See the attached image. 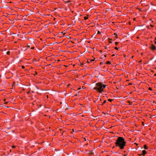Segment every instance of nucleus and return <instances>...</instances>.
I'll list each match as a JSON object with an SVG mask.
<instances>
[{"mask_svg": "<svg viewBox=\"0 0 156 156\" xmlns=\"http://www.w3.org/2000/svg\"><path fill=\"white\" fill-rule=\"evenodd\" d=\"M126 143L123 137H118L115 143V144L117 147H119L121 149H122L124 148Z\"/></svg>", "mask_w": 156, "mask_h": 156, "instance_id": "obj_1", "label": "nucleus"}, {"mask_svg": "<svg viewBox=\"0 0 156 156\" xmlns=\"http://www.w3.org/2000/svg\"><path fill=\"white\" fill-rule=\"evenodd\" d=\"M106 85L102 82H98L96 83V86L94 89L97 92L101 93L104 91V89L105 88Z\"/></svg>", "mask_w": 156, "mask_h": 156, "instance_id": "obj_2", "label": "nucleus"}, {"mask_svg": "<svg viewBox=\"0 0 156 156\" xmlns=\"http://www.w3.org/2000/svg\"><path fill=\"white\" fill-rule=\"evenodd\" d=\"M150 49L151 50H154L156 49V47L153 44H152L150 48Z\"/></svg>", "mask_w": 156, "mask_h": 156, "instance_id": "obj_3", "label": "nucleus"}, {"mask_svg": "<svg viewBox=\"0 0 156 156\" xmlns=\"http://www.w3.org/2000/svg\"><path fill=\"white\" fill-rule=\"evenodd\" d=\"M147 153V151L145 150H144L142 151V154H143V156H144V155L145 154H146Z\"/></svg>", "mask_w": 156, "mask_h": 156, "instance_id": "obj_4", "label": "nucleus"}, {"mask_svg": "<svg viewBox=\"0 0 156 156\" xmlns=\"http://www.w3.org/2000/svg\"><path fill=\"white\" fill-rule=\"evenodd\" d=\"M144 149H148V147L147 146V145L146 144H145L144 146Z\"/></svg>", "mask_w": 156, "mask_h": 156, "instance_id": "obj_5", "label": "nucleus"}, {"mask_svg": "<svg viewBox=\"0 0 156 156\" xmlns=\"http://www.w3.org/2000/svg\"><path fill=\"white\" fill-rule=\"evenodd\" d=\"M114 35L115 36V37L116 38H118V37L117 34L116 33H115Z\"/></svg>", "mask_w": 156, "mask_h": 156, "instance_id": "obj_6", "label": "nucleus"}, {"mask_svg": "<svg viewBox=\"0 0 156 156\" xmlns=\"http://www.w3.org/2000/svg\"><path fill=\"white\" fill-rule=\"evenodd\" d=\"M107 101L106 100H105L102 103V104H100V105H103L104 104H105Z\"/></svg>", "mask_w": 156, "mask_h": 156, "instance_id": "obj_7", "label": "nucleus"}, {"mask_svg": "<svg viewBox=\"0 0 156 156\" xmlns=\"http://www.w3.org/2000/svg\"><path fill=\"white\" fill-rule=\"evenodd\" d=\"M88 19V17L87 16H85L84 17V20H86Z\"/></svg>", "mask_w": 156, "mask_h": 156, "instance_id": "obj_8", "label": "nucleus"}, {"mask_svg": "<svg viewBox=\"0 0 156 156\" xmlns=\"http://www.w3.org/2000/svg\"><path fill=\"white\" fill-rule=\"evenodd\" d=\"M106 63L108 64H111L110 62L109 61H107Z\"/></svg>", "mask_w": 156, "mask_h": 156, "instance_id": "obj_9", "label": "nucleus"}, {"mask_svg": "<svg viewBox=\"0 0 156 156\" xmlns=\"http://www.w3.org/2000/svg\"><path fill=\"white\" fill-rule=\"evenodd\" d=\"M10 51H8L7 52V53H7V55H10Z\"/></svg>", "mask_w": 156, "mask_h": 156, "instance_id": "obj_10", "label": "nucleus"}, {"mask_svg": "<svg viewBox=\"0 0 156 156\" xmlns=\"http://www.w3.org/2000/svg\"><path fill=\"white\" fill-rule=\"evenodd\" d=\"M113 100V99H108V101L110 102H112Z\"/></svg>", "mask_w": 156, "mask_h": 156, "instance_id": "obj_11", "label": "nucleus"}, {"mask_svg": "<svg viewBox=\"0 0 156 156\" xmlns=\"http://www.w3.org/2000/svg\"><path fill=\"white\" fill-rule=\"evenodd\" d=\"M27 48H30V45L29 44H27Z\"/></svg>", "mask_w": 156, "mask_h": 156, "instance_id": "obj_12", "label": "nucleus"}, {"mask_svg": "<svg viewBox=\"0 0 156 156\" xmlns=\"http://www.w3.org/2000/svg\"><path fill=\"white\" fill-rule=\"evenodd\" d=\"M119 42H116L115 43V44L117 45L118 44H119Z\"/></svg>", "mask_w": 156, "mask_h": 156, "instance_id": "obj_13", "label": "nucleus"}, {"mask_svg": "<svg viewBox=\"0 0 156 156\" xmlns=\"http://www.w3.org/2000/svg\"><path fill=\"white\" fill-rule=\"evenodd\" d=\"M101 32L99 31H98V33H97V34H101Z\"/></svg>", "mask_w": 156, "mask_h": 156, "instance_id": "obj_14", "label": "nucleus"}, {"mask_svg": "<svg viewBox=\"0 0 156 156\" xmlns=\"http://www.w3.org/2000/svg\"><path fill=\"white\" fill-rule=\"evenodd\" d=\"M115 49L116 50H118V48L117 47H115Z\"/></svg>", "mask_w": 156, "mask_h": 156, "instance_id": "obj_15", "label": "nucleus"}, {"mask_svg": "<svg viewBox=\"0 0 156 156\" xmlns=\"http://www.w3.org/2000/svg\"><path fill=\"white\" fill-rule=\"evenodd\" d=\"M138 155H139V156H143V154H139Z\"/></svg>", "mask_w": 156, "mask_h": 156, "instance_id": "obj_16", "label": "nucleus"}, {"mask_svg": "<svg viewBox=\"0 0 156 156\" xmlns=\"http://www.w3.org/2000/svg\"><path fill=\"white\" fill-rule=\"evenodd\" d=\"M30 49H34V47H31V48H30Z\"/></svg>", "mask_w": 156, "mask_h": 156, "instance_id": "obj_17", "label": "nucleus"}, {"mask_svg": "<svg viewBox=\"0 0 156 156\" xmlns=\"http://www.w3.org/2000/svg\"><path fill=\"white\" fill-rule=\"evenodd\" d=\"M24 68H25V67H24V66H22V69H24Z\"/></svg>", "mask_w": 156, "mask_h": 156, "instance_id": "obj_18", "label": "nucleus"}, {"mask_svg": "<svg viewBox=\"0 0 156 156\" xmlns=\"http://www.w3.org/2000/svg\"><path fill=\"white\" fill-rule=\"evenodd\" d=\"M108 39L109 40V41H112V39H111V38H108Z\"/></svg>", "mask_w": 156, "mask_h": 156, "instance_id": "obj_19", "label": "nucleus"}, {"mask_svg": "<svg viewBox=\"0 0 156 156\" xmlns=\"http://www.w3.org/2000/svg\"><path fill=\"white\" fill-rule=\"evenodd\" d=\"M15 147H15V146H12V148H15Z\"/></svg>", "mask_w": 156, "mask_h": 156, "instance_id": "obj_20", "label": "nucleus"}, {"mask_svg": "<svg viewBox=\"0 0 156 156\" xmlns=\"http://www.w3.org/2000/svg\"><path fill=\"white\" fill-rule=\"evenodd\" d=\"M105 49H108V47L107 46H105Z\"/></svg>", "mask_w": 156, "mask_h": 156, "instance_id": "obj_21", "label": "nucleus"}, {"mask_svg": "<svg viewBox=\"0 0 156 156\" xmlns=\"http://www.w3.org/2000/svg\"><path fill=\"white\" fill-rule=\"evenodd\" d=\"M103 64V63L102 62H101L100 63V65H102Z\"/></svg>", "mask_w": 156, "mask_h": 156, "instance_id": "obj_22", "label": "nucleus"}, {"mask_svg": "<svg viewBox=\"0 0 156 156\" xmlns=\"http://www.w3.org/2000/svg\"><path fill=\"white\" fill-rule=\"evenodd\" d=\"M149 90H152L151 88V87H149Z\"/></svg>", "mask_w": 156, "mask_h": 156, "instance_id": "obj_23", "label": "nucleus"}, {"mask_svg": "<svg viewBox=\"0 0 156 156\" xmlns=\"http://www.w3.org/2000/svg\"><path fill=\"white\" fill-rule=\"evenodd\" d=\"M109 43H112V42L110 41H109Z\"/></svg>", "mask_w": 156, "mask_h": 156, "instance_id": "obj_24", "label": "nucleus"}, {"mask_svg": "<svg viewBox=\"0 0 156 156\" xmlns=\"http://www.w3.org/2000/svg\"><path fill=\"white\" fill-rule=\"evenodd\" d=\"M115 54H113L112 55V57H113L114 56H115Z\"/></svg>", "mask_w": 156, "mask_h": 156, "instance_id": "obj_25", "label": "nucleus"}, {"mask_svg": "<svg viewBox=\"0 0 156 156\" xmlns=\"http://www.w3.org/2000/svg\"><path fill=\"white\" fill-rule=\"evenodd\" d=\"M106 55H104V57H105V58H106Z\"/></svg>", "mask_w": 156, "mask_h": 156, "instance_id": "obj_26", "label": "nucleus"}, {"mask_svg": "<svg viewBox=\"0 0 156 156\" xmlns=\"http://www.w3.org/2000/svg\"><path fill=\"white\" fill-rule=\"evenodd\" d=\"M150 26H151V27H153V26L152 25H151V24H150Z\"/></svg>", "mask_w": 156, "mask_h": 156, "instance_id": "obj_27", "label": "nucleus"}, {"mask_svg": "<svg viewBox=\"0 0 156 156\" xmlns=\"http://www.w3.org/2000/svg\"><path fill=\"white\" fill-rule=\"evenodd\" d=\"M154 43H155V44H156V41H154Z\"/></svg>", "mask_w": 156, "mask_h": 156, "instance_id": "obj_28", "label": "nucleus"}, {"mask_svg": "<svg viewBox=\"0 0 156 156\" xmlns=\"http://www.w3.org/2000/svg\"><path fill=\"white\" fill-rule=\"evenodd\" d=\"M123 156H127L125 154L123 155Z\"/></svg>", "mask_w": 156, "mask_h": 156, "instance_id": "obj_29", "label": "nucleus"}, {"mask_svg": "<svg viewBox=\"0 0 156 156\" xmlns=\"http://www.w3.org/2000/svg\"><path fill=\"white\" fill-rule=\"evenodd\" d=\"M94 60V59H92V60H91V61H93Z\"/></svg>", "mask_w": 156, "mask_h": 156, "instance_id": "obj_30", "label": "nucleus"}, {"mask_svg": "<svg viewBox=\"0 0 156 156\" xmlns=\"http://www.w3.org/2000/svg\"><path fill=\"white\" fill-rule=\"evenodd\" d=\"M7 103H8L7 102H5V104H7Z\"/></svg>", "mask_w": 156, "mask_h": 156, "instance_id": "obj_31", "label": "nucleus"}, {"mask_svg": "<svg viewBox=\"0 0 156 156\" xmlns=\"http://www.w3.org/2000/svg\"><path fill=\"white\" fill-rule=\"evenodd\" d=\"M155 40H156V37H155Z\"/></svg>", "mask_w": 156, "mask_h": 156, "instance_id": "obj_32", "label": "nucleus"}, {"mask_svg": "<svg viewBox=\"0 0 156 156\" xmlns=\"http://www.w3.org/2000/svg\"><path fill=\"white\" fill-rule=\"evenodd\" d=\"M154 76H156V74H154Z\"/></svg>", "mask_w": 156, "mask_h": 156, "instance_id": "obj_33", "label": "nucleus"}]
</instances>
